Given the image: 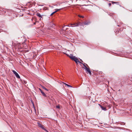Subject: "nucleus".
Segmentation results:
<instances>
[{"mask_svg": "<svg viewBox=\"0 0 132 132\" xmlns=\"http://www.w3.org/2000/svg\"><path fill=\"white\" fill-rule=\"evenodd\" d=\"M81 62H83V61L82 60H81Z\"/></svg>", "mask_w": 132, "mask_h": 132, "instance_id": "obj_29", "label": "nucleus"}, {"mask_svg": "<svg viewBox=\"0 0 132 132\" xmlns=\"http://www.w3.org/2000/svg\"><path fill=\"white\" fill-rule=\"evenodd\" d=\"M80 22H78L77 23H74L73 24L71 23L70 24L71 26H73L72 27L78 26L80 25Z\"/></svg>", "mask_w": 132, "mask_h": 132, "instance_id": "obj_1", "label": "nucleus"}, {"mask_svg": "<svg viewBox=\"0 0 132 132\" xmlns=\"http://www.w3.org/2000/svg\"><path fill=\"white\" fill-rule=\"evenodd\" d=\"M57 71L58 72H60V70L59 69H58L57 70Z\"/></svg>", "mask_w": 132, "mask_h": 132, "instance_id": "obj_19", "label": "nucleus"}, {"mask_svg": "<svg viewBox=\"0 0 132 132\" xmlns=\"http://www.w3.org/2000/svg\"><path fill=\"white\" fill-rule=\"evenodd\" d=\"M39 90L41 92V93L42 94V95L44 96H45V97H46V95L45 94V93L42 90L39 88Z\"/></svg>", "mask_w": 132, "mask_h": 132, "instance_id": "obj_8", "label": "nucleus"}, {"mask_svg": "<svg viewBox=\"0 0 132 132\" xmlns=\"http://www.w3.org/2000/svg\"><path fill=\"white\" fill-rule=\"evenodd\" d=\"M36 15L37 16L41 18H42V17L41 15L40 14V13H37L36 14Z\"/></svg>", "mask_w": 132, "mask_h": 132, "instance_id": "obj_9", "label": "nucleus"}, {"mask_svg": "<svg viewBox=\"0 0 132 132\" xmlns=\"http://www.w3.org/2000/svg\"><path fill=\"white\" fill-rule=\"evenodd\" d=\"M85 65L87 67V66L88 67V65H87V64H85Z\"/></svg>", "mask_w": 132, "mask_h": 132, "instance_id": "obj_25", "label": "nucleus"}, {"mask_svg": "<svg viewBox=\"0 0 132 132\" xmlns=\"http://www.w3.org/2000/svg\"><path fill=\"white\" fill-rule=\"evenodd\" d=\"M118 26H119L118 25Z\"/></svg>", "mask_w": 132, "mask_h": 132, "instance_id": "obj_31", "label": "nucleus"}, {"mask_svg": "<svg viewBox=\"0 0 132 132\" xmlns=\"http://www.w3.org/2000/svg\"><path fill=\"white\" fill-rule=\"evenodd\" d=\"M38 126L41 128L43 129H44V126L43 125H41L40 123L38 122L37 123Z\"/></svg>", "mask_w": 132, "mask_h": 132, "instance_id": "obj_4", "label": "nucleus"}, {"mask_svg": "<svg viewBox=\"0 0 132 132\" xmlns=\"http://www.w3.org/2000/svg\"><path fill=\"white\" fill-rule=\"evenodd\" d=\"M64 84L68 87H72V86L70 85H68L67 84H66L65 83H64Z\"/></svg>", "mask_w": 132, "mask_h": 132, "instance_id": "obj_13", "label": "nucleus"}, {"mask_svg": "<svg viewBox=\"0 0 132 132\" xmlns=\"http://www.w3.org/2000/svg\"><path fill=\"white\" fill-rule=\"evenodd\" d=\"M12 72L14 74H15L16 77L18 79L20 78V77L18 75V74L14 70H12Z\"/></svg>", "mask_w": 132, "mask_h": 132, "instance_id": "obj_2", "label": "nucleus"}, {"mask_svg": "<svg viewBox=\"0 0 132 132\" xmlns=\"http://www.w3.org/2000/svg\"><path fill=\"white\" fill-rule=\"evenodd\" d=\"M120 89H119V91H120Z\"/></svg>", "mask_w": 132, "mask_h": 132, "instance_id": "obj_30", "label": "nucleus"}, {"mask_svg": "<svg viewBox=\"0 0 132 132\" xmlns=\"http://www.w3.org/2000/svg\"><path fill=\"white\" fill-rule=\"evenodd\" d=\"M111 3H109V6H111Z\"/></svg>", "mask_w": 132, "mask_h": 132, "instance_id": "obj_24", "label": "nucleus"}, {"mask_svg": "<svg viewBox=\"0 0 132 132\" xmlns=\"http://www.w3.org/2000/svg\"><path fill=\"white\" fill-rule=\"evenodd\" d=\"M56 107L57 108H60L59 106H56Z\"/></svg>", "mask_w": 132, "mask_h": 132, "instance_id": "obj_22", "label": "nucleus"}, {"mask_svg": "<svg viewBox=\"0 0 132 132\" xmlns=\"http://www.w3.org/2000/svg\"><path fill=\"white\" fill-rule=\"evenodd\" d=\"M99 106H100L102 110L104 111H106V109L103 106H102L100 104H98Z\"/></svg>", "mask_w": 132, "mask_h": 132, "instance_id": "obj_6", "label": "nucleus"}, {"mask_svg": "<svg viewBox=\"0 0 132 132\" xmlns=\"http://www.w3.org/2000/svg\"><path fill=\"white\" fill-rule=\"evenodd\" d=\"M64 27H65V26H63V28H62L63 29L64 28Z\"/></svg>", "mask_w": 132, "mask_h": 132, "instance_id": "obj_27", "label": "nucleus"}, {"mask_svg": "<svg viewBox=\"0 0 132 132\" xmlns=\"http://www.w3.org/2000/svg\"><path fill=\"white\" fill-rule=\"evenodd\" d=\"M43 130H45L47 132H49L47 130H46V129H45V128H44V129H43Z\"/></svg>", "mask_w": 132, "mask_h": 132, "instance_id": "obj_23", "label": "nucleus"}, {"mask_svg": "<svg viewBox=\"0 0 132 132\" xmlns=\"http://www.w3.org/2000/svg\"><path fill=\"white\" fill-rule=\"evenodd\" d=\"M88 67V68H87V67H85V69L86 70V71L88 72L90 75H91L92 73L90 70H89V67Z\"/></svg>", "mask_w": 132, "mask_h": 132, "instance_id": "obj_3", "label": "nucleus"}, {"mask_svg": "<svg viewBox=\"0 0 132 132\" xmlns=\"http://www.w3.org/2000/svg\"><path fill=\"white\" fill-rule=\"evenodd\" d=\"M66 55H67L68 56H69V57H70V56H71V54H70V55H68V54H67V53H66Z\"/></svg>", "mask_w": 132, "mask_h": 132, "instance_id": "obj_21", "label": "nucleus"}, {"mask_svg": "<svg viewBox=\"0 0 132 132\" xmlns=\"http://www.w3.org/2000/svg\"><path fill=\"white\" fill-rule=\"evenodd\" d=\"M78 16L79 17H80V18H84V16H82L80 15H78Z\"/></svg>", "mask_w": 132, "mask_h": 132, "instance_id": "obj_17", "label": "nucleus"}, {"mask_svg": "<svg viewBox=\"0 0 132 132\" xmlns=\"http://www.w3.org/2000/svg\"><path fill=\"white\" fill-rule=\"evenodd\" d=\"M42 86V88H43V89H45L47 91L48 90L44 86Z\"/></svg>", "mask_w": 132, "mask_h": 132, "instance_id": "obj_11", "label": "nucleus"}, {"mask_svg": "<svg viewBox=\"0 0 132 132\" xmlns=\"http://www.w3.org/2000/svg\"><path fill=\"white\" fill-rule=\"evenodd\" d=\"M51 23V26H50L51 27H53L54 26V24L52 23Z\"/></svg>", "mask_w": 132, "mask_h": 132, "instance_id": "obj_16", "label": "nucleus"}, {"mask_svg": "<svg viewBox=\"0 0 132 132\" xmlns=\"http://www.w3.org/2000/svg\"><path fill=\"white\" fill-rule=\"evenodd\" d=\"M34 24H36V22H35V23H34Z\"/></svg>", "mask_w": 132, "mask_h": 132, "instance_id": "obj_28", "label": "nucleus"}, {"mask_svg": "<svg viewBox=\"0 0 132 132\" xmlns=\"http://www.w3.org/2000/svg\"><path fill=\"white\" fill-rule=\"evenodd\" d=\"M56 12V11H55L53 12V13H52L50 15L51 16H52V15H53L54 13H55Z\"/></svg>", "mask_w": 132, "mask_h": 132, "instance_id": "obj_14", "label": "nucleus"}, {"mask_svg": "<svg viewBox=\"0 0 132 132\" xmlns=\"http://www.w3.org/2000/svg\"><path fill=\"white\" fill-rule=\"evenodd\" d=\"M71 56L70 57V59L72 60L75 61L76 59H77L75 56H73V55H71Z\"/></svg>", "mask_w": 132, "mask_h": 132, "instance_id": "obj_5", "label": "nucleus"}, {"mask_svg": "<svg viewBox=\"0 0 132 132\" xmlns=\"http://www.w3.org/2000/svg\"><path fill=\"white\" fill-rule=\"evenodd\" d=\"M75 61L77 63L78 62L79 63H81V62L79 61L77 59H76Z\"/></svg>", "mask_w": 132, "mask_h": 132, "instance_id": "obj_10", "label": "nucleus"}, {"mask_svg": "<svg viewBox=\"0 0 132 132\" xmlns=\"http://www.w3.org/2000/svg\"><path fill=\"white\" fill-rule=\"evenodd\" d=\"M59 47H62V46H61V45H59Z\"/></svg>", "mask_w": 132, "mask_h": 132, "instance_id": "obj_26", "label": "nucleus"}, {"mask_svg": "<svg viewBox=\"0 0 132 132\" xmlns=\"http://www.w3.org/2000/svg\"><path fill=\"white\" fill-rule=\"evenodd\" d=\"M82 64H83V65L85 67H85H86V66L85 65V63H82Z\"/></svg>", "mask_w": 132, "mask_h": 132, "instance_id": "obj_20", "label": "nucleus"}, {"mask_svg": "<svg viewBox=\"0 0 132 132\" xmlns=\"http://www.w3.org/2000/svg\"><path fill=\"white\" fill-rule=\"evenodd\" d=\"M61 10V9H55V10H56L55 11H56V12L57 11H58L59 10Z\"/></svg>", "mask_w": 132, "mask_h": 132, "instance_id": "obj_18", "label": "nucleus"}, {"mask_svg": "<svg viewBox=\"0 0 132 132\" xmlns=\"http://www.w3.org/2000/svg\"><path fill=\"white\" fill-rule=\"evenodd\" d=\"M90 23V22H86L84 23V24L85 25H88Z\"/></svg>", "mask_w": 132, "mask_h": 132, "instance_id": "obj_12", "label": "nucleus"}, {"mask_svg": "<svg viewBox=\"0 0 132 132\" xmlns=\"http://www.w3.org/2000/svg\"><path fill=\"white\" fill-rule=\"evenodd\" d=\"M112 4H114V3H116V4H118V2H113V1H112Z\"/></svg>", "mask_w": 132, "mask_h": 132, "instance_id": "obj_15", "label": "nucleus"}, {"mask_svg": "<svg viewBox=\"0 0 132 132\" xmlns=\"http://www.w3.org/2000/svg\"><path fill=\"white\" fill-rule=\"evenodd\" d=\"M16 46L19 49H21L22 48V47L20 43L17 44Z\"/></svg>", "mask_w": 132, "mask_h": 132, "instance_id": "obj_7", "label": "nucleus"}]
</instances>
